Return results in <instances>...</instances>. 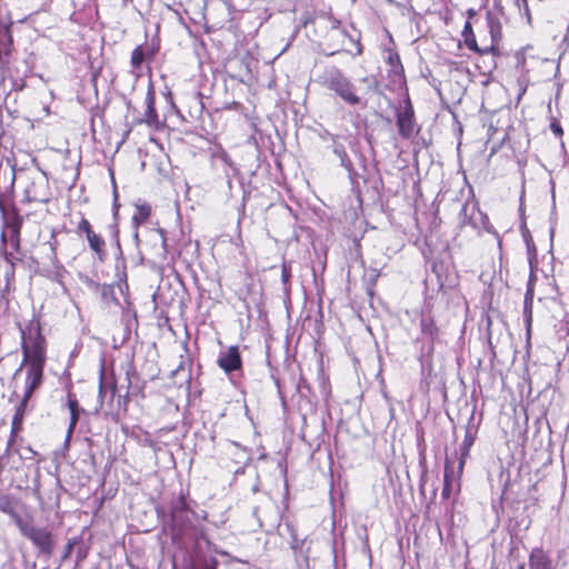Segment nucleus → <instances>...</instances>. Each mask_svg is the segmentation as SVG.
I'll list each match as a JSON object with an SVG mask.
<instances>
[{
  "label": "nucleus",
  "instance_id": "nucleus-1",
  "mask_svg": "<svg viewBox=\"0 0 569 569\" xmlns=\"http://www.w3.org/2000/svg\"><path fill=\"white\" fill-rule=\"evenodd\" d=\"M323 83L347 103L351 106L360 103L361 99L356 93L355 86L338 68L331 67L325 71Z\"/></svg>",
  "mask_w": 569,
  "mask_h": 569
},
{
  "label": "nucleus",
  "instance_id": "nucleus-2",
  "mask_svg": "<svg viewBox=\"0 0 569 569\" xmlns=\"http://www.w3.org/2000/svg\"><path fill=\"white\" fill-rule=\"evenodd\" d=\"M22 350L24 361L28 362L29 367L38 365L43 368L44 365V340L38 333L34 339L27 340L24 332L22 331Z\"/></svg>",
  "mask_w": 569,
  "mask_h": 569
},
{
  "label": "nucleus",
  "instance_id": "nucleus-3",
  "mask_svg": "<svg viewBox=\"0 0 569 569\" xmlns=\"http://www.w3.org/2000/svg\"><path fill=\"white\" fill-rule=\"evenodd\" d=\"M21 535L32 541V543L40 550L46 552L51 551L53 542L48 530L43 528H37L32 522H30L27 527L23 528Z\"/></svg>",
  "mask_w": 569,
  "mask_h": 569
},
{
  "label": "nucleus",
  "instance_id": "nucleus-4",
  "mask_svg": "<svg viewBox=\"0 0 569 569\" xmlns=\"http://www.w3.org/2000/svg\"><path fill=\"white\" fill-rule=\"evenodd\" d=\"M459 220L461 226L479 229L486 224L487 216L475 203L466 202L459 213Z\"/></svg>",
  "mask_w": 569,
  "mask_h": 569
},
{
  "label": "nucleus",
  "instance_id": "nucleus-5",
  "mask_svg": "<svg viewBox=\"0 0 569 569\" xmlns=\"http://www.w3.org/2000/svg\"><path fill=\"white\" fill-rule=\"evenodd\" d=\"M218 366L227 373L241 370L242 360L237 346H230L217 360Z\"/></svg>",
  "mask_w": 569,
  "mask_h": 569
},
{
  "label": "nucleus",
  "instance_id": "nucleus-6",
  "mask_svg": "<svg viewBox=\"0 0 569 569\" xmlns=\"http://www.w3.org/2000/svg\"><path fill=\"white\" fill-rule=\"evenodd\" d=\"M397 126L402 138H411L416 132L413 110L409 106L397 114Z\"/></svg>",
  "mask_w": 569,
  "mask_h": 569
},
{
  "label": "nucleus",
  "instance_id": "nucleus-7",
  "mask_svg": "<svg viewBox=\"0 0 569 569\" xmlns=\"http://www.w3.org/2000/svg\"><path fill=\"white\" fill-rule=\"evenodd\" d=\"M42 372L43 368L39 367L38 365L33 367L28 366L26 386L23 391L24 398H31L33 391L41 385Z\"/></svg>",
  "mask_w": 569,
  "mask_h": 569
},
{
  "label": "nucleus",
  "instance_id": "nucleus-8",
  "mask_svg": "<svg viewBox=\"0 0 569 569\" xmlns=\"http://www.w3.org/2000/svg\"><path fill=\"white\" fill-rule=\"evenodd\" d=\"M442 498L448 499L453 490L459 489V480L455 477L452 463L447 460L445 463Z\"/></svg>",
  "mask_w": 569,
  "mask_h": 569
},
{
  "label": "nucleus",
  "instance_id": "nucleus-9",
  "mask_svg": "<svg viewBox=\"0 0 569 569\" xmlns=\"http://www.w3.org/2000/svg\"><path fill=\"white\" fill-rule=\"evenodd\" d=\"M529 569H552L549 556L541 548H533L529 556Z\"/></svg>",
  "mask_w": 569,
  "mask_h": 569
},
{
  "label": "nucleus",
  "instance_id": "nucleus-10",
  "mask_svg": "<svg viewBox=\"0 0 569 569\" xmlns=\"http://www.w3.org/2000/svg\"><path fill=\"white\" fill-rule=\"evenodd\" d=\"M147 109L144 112V122L150 127H157L159 123L158 114L154 108V93L149 90L146 97Z\"/></svg>",
  "mask_w": 569,
  "mask_h": 569
},
{
  "label": "nucleus",
  "instance_id": "nucleus-11",
  "mask_svg": "<svg viewBox=\"0 0 569 569\" xmlns=\"http://www.w3.org/2000/svg\"><path fill=\"white\" fill-rule=\"evenodd\" d=\"M87 240L91 250L94 251L98 258L102 261L107 256L104 239L93 231L87 236Z\"/></svg>",
  "mask_w": 569,
  "mask_h": 569
},
{
  "label": "nucleus",
  "instance_id": "nucleus-12",
  "mask_svg": "<svg viewBox=\"0 0 569 569\" xmlns=\"http://www.w3.org/2000/svg\"><path fill=\"white\" fill-rule=\"evenodd\" d=\"M19 505H20L19 499H17L12 496L4 495V496L0 497V511L8 516L10 513H13V511H16L18 509Z\"/></svg>",
  "mask_w": 569,
  "mask_h": 569
},
{
  "label": "nucleus",
  "instance_id": "nucleus-13",
  "mask_svg": "<svg viewBox=\"0 0 569 569\" xmlns=\"http://www.w3.org/2000/svg\"><path fill=\"white\" fill-rule=\"evenodd\" d=\"M475 442V436L467 430L463 441L461 443V459L458 467V473H461L463 465H465V458L469 455L470 448L472 447Z\"/></svg>",
  "mask_w": 569,
  "mask_h": 569
},
{
  "label": "nucleus",
  "instance_id": "nucleus-14",
  "mask_svg": "<svg viewBox=\"0 0 569 569\" xmlns=\"http://www.w3.org/2000/svg\"><path fill=\"white\" fill-rule=\"evenodd\" d=\"M421 332L433 340L438 335V328L431 318H422L420 322Z\"/></svg>",
  "mask_w": 569,
  "mask_h": 569
},
{
  "label": "nucleus",
  "instance_id": "nucleus-15",
  "mask_svg": "<svg viewBox=\"0 0 569 569\" xmlns=\"http://www.w3.org/2000/svg\"><path fill=\"white\" fill-rule=\"evenodd\" d=\"M68 407H69V410H70V425H69V433H71L77 425V421H78V401L69 396L68 397Z\"/></svg>",
  "mask_w": 569,
  "mask_h": 569
},
{
  "label": "nucleus",
  "instance_id": "nucleus-16",
  "mask_svg": "<svg viewBox=\"0 0 569 569\" xmlns=\"http://www.w3.org/2000/svg\"><path fill=\"white\" fill-rule=\"evenodd\" d=\"M387 62L391 66L395 72L402 70L400 57L397 52L388 51Z\"/></svg>",
  "mask_w": 569,
  "mask_h": 569
},
{
  "label": "nucleus",
  "instance_id": "nucleus-17",
  "mask_svg": "<svg viewBox=\"0 0 569 569\" xmlns=\"http://www.w3.org/2000/svg\"><path fill=\"white\" fill-rule=\"evenodd\" d=\"M465 41H466L467 47L470 50H473V51H477V52H480V53H487V52H489L491 50V48L479 49L478 46H477V42H476L473 33H471L470 36H466Z\"/></svg>",
  "mask_w": 569,
  "mask_h": 569
},
{
  "label": "nucleus",
  "instance_id": "nucleus-18",
  "mask_svg": "<svg viewBox=\"0 0 569 569\" xmlns=\"http://www.w3.org/2000/svg\"><path fill=\"white\" fill-rule=\"evenodd\" d=\"M144 59V53L141 48H136L131 53V63L134 68H139Z\"/></svg>",
  "mask_w": 569,
  "mask_h": 569
},
{
  "label": "nucleus",
  "instance_id": "nucleus-19",
  "mask_svg": "<svg viewBox=\"0 0 569 569\" xmlns=\"http://www.w3.org/2000/svg\"><path fill=\"white\" fill-rule=\"evenodd\" d=\"M29 400L30 398H24V396L22 397L20 403L16 408L13 418H19L23 420Z\"/></svg>",
  "mask_w": 569,
  "mask_h": 569
},
{
  "label": "nucleus",
  "instance_id": "nucleus-20",
  "mask_svg": "<svg viewBox=\"0 0 569 569\" xmlns=\"http://www.w3.org/2000/svg\"><path fill=\"white\" fill-rule=\"evenodd\" d=\"M13 522L19 528L20 532L23 530L24 527H27L31 521L22 519V517L18 513V509L13 511V513L9 515Z\"/></svg>",
  "mask_w": 569,
  "mask_h": 569
},
{
  "label": "nucleus",
  "instance_id": "nucleus-21",
  "mask_svg": "<svg viewBox=\"0 0 569 569\" xmlns=\"http://www.w3.org/2000/svg\"><path fill=\"white\" fill-rule=\"evenodd\" d=\"M22 422L23 420L19 418H12L10 442H12L14 437L21 431Z\"/></svg>",
  "mask_w": 569,
  "mask_h": 569
},
{
  "label": "nucleus",
  "instance_id": "nucleus-22",
  "mask_svg": "<svg viewBox=\"0 0 569 569\" xmlns=\"http://www.w3.org/2000/svg\"><path fill=\"white\" fill-rule=\"evenodd\" d=\"M78 230L84 232L86 236H89L91 232H93L90 222L84 218H82L79 222Z\"/></svg>",
  "mask_w": 569,
  "mask_h": 569
},
{
  "label": "nucleus",
  "instance_id": "nucleus-23",
  "mask_svg": "<svg viewBox=\"0 0 569 569\" xmlns=\"http://www.w3.org/2000/svg\"><path fill=\"white\" fill-rule=\"evenodd\" d=\"M360 81L366 84L368 92L376 88V80L373 78L365 77Z\"/></svg>",
  "mask_w": 569,
  "mask_h": 569
},
{
  "label": "nucleus",
  "instance_id": "nucleus-24",
  "mask_svg": "<svg viewBox=\"0 0 569 569\" xmlns=\"http://www.w3.org/2000/svg\"><path fill=\"white\" fill-rule=\"evenodd\" d=\"M551 130L556 136L562 134V129L558 123H551Z\"/></svg>",
  "mask_w": 569,
  "mask_h": 569
},
{
  "label": "nucleus",
  "instance_id": "nucleus-25",
  "mask_svg": "<svg viewBox=\"0 0 569 569\" xmlns=\"http://www.w3.org/2000/svg\"><path fill=\"white\" fill-rule=\"evenodd\" d=\"M149 212H150V210L147 207H140L139 208V213L142 217V219H147L148 216H149Z\"/></svg>",
  "mask_w": 569,
  "mask_h": 569
},
{
  "label": "nucleus",
  "instance_id": "nucleus-26",
  "mask_svg": "<svg viewBox=\"0 0 569 569\" xmlns=\"http://www.w3.org/2000/svg\"><path fill=\"white\" fill-rule=\"evenodd\" d=\"M471 33H472L471 24L469 22H467L465 26L463 34L466 37V36H470Z\"/></svg>",
  "mask_w": 569,
  "mask_h": 569
},
{
  "label": "nucleus",
  "instance_id": "nucleus-27",
  "mask_svg": "<svg viewBox=\"0 0 569 569\" xmlns=\"http://www.w3.org/2000/svg\"><path fill=\"white\" fill-rule=\"evenodd\" d=\"M527 246L530 248L531 237L528 233L523 234Z\"/></svg>",
  "mask_w": 569,
  "mask_h": 569
},
{
  "label": "nucleus",
  "instance_id": "nucleus-28",
  "mask_svg": "<svg viewBox=\"0 0 569 569\" xmlns=\"http://www.w3.org/2000/svg\"><path fill=\"white\" fill-rule=\"evenodd\" d=\"M1 37H9V32H8V30H2V31H0V38H1Z\"/></svg>",
  "mask_w": 569,
  "mask_h": 569
},
{
  "label": "nucleus",
  "instance_id": "nucleus-29",
  "mask_svg": "<svg viewBox=\"0 0 569 569\" xmlns=\"http://www.w3.org/2000/svg\"><path fill=\"white\" fill-rule=\"evenodd\" d=\"M221 158H222V160H223V161H226V162H227V161H228V159H229V157H228V154H227L226 152H223V153H222Z\"/></svg>",
  "mask_w": 569,
  "mask_h": 569
},
{
  "label": "nucleus",
  "instance_id": "nucleus-30",
  "mask_svg": "<svg viewBox=\"0 0 569 569\" xmlns=\"http://www.w3.org/2000/svg\"><path fill=\"white\" fill-rule=\"evenodd\" d=\"M28 450H29V452H31L32 455H36V452H34L31 448H29Z\"/></svg>",
  "mask_w": 569,
  "mask_h": 569
}]
</instances>
